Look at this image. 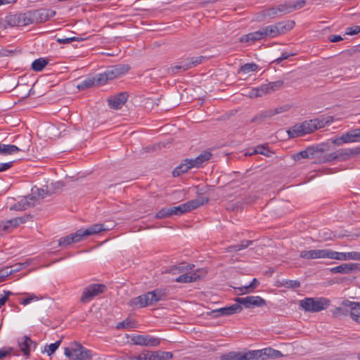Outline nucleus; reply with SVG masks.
I'll use <instances>...</instances> for the list:
<instances>
[{"instance_id": "nucleus-1", "label": "nucleus", "mask_w": 360, "mask_h": 360, "mask_svg": "<svg viewBox=\"0 0 360 360\" xmlns=\"http://www.w3.org/2000/svg\"><path fill=\"white\" fill-rule=\"evenodd\" d=\"M330 304V300L325 297H307L300 301V307L305 311L319 312L326 309Z\"/></svg>"}, {"instance_id": "nucleus-2", "label": "nucleus", "mask_w": 360, "mask_h": 360, "mask_svg": "<svg viewBox=\"0 0 360 360\" xmlns=\"http://www.w3.org/2000/svg\"><path fill=\"white\" fill-rule=\"evenodd\" d=\"M128 65H117L108 68L103 73L97 75V84L103 85L108 80H112L124 75L129 70Z\"/></svg>"}, {"instance_id": "nucleus-3", "label": "nucleus", "mask_w": 360, "mask_h": 360, "mask_svg": "<svg viewBox=\"0 0 360 360\" xmlns=\"http://www.w3.org/2000/svg\"><path fill=\"white\" fill-rule=\"evenodd\" d=\"M295 22L288 21L287 22H279L274 25H267L261 28L264 39L274 38L280 34L285 33L292 29Z\"/></svg>"}, {"instance_id": "nucleus-4", "label": "nucleus", "mask_w": 360, "mask_h": 360, "mask_svg": "<svg viewBox=\"0 0 360 360\" xmlns=\"http://www.w3.org/2000/svg\"><path fill=\"white\" fill-rule=\"evenodd\" d=\"M64 354L74 360H91L92 358L91 351L77 342H72L70 348L65 347Z\"/></svg>"}, {"instance_id": "nucleus-5", "label": "nucleus", "mask_w": 360, "mask_h": 360, "mask_svg": "<svg viewBox=\"0 0 360 360\" xmlns=\"http://www.w3.org/2000/svg\"><path fill=\"white\" fill-rule=\"evenodd\" d=\"M343 307L349 308L352 319L356 323H360V302L344 300L342 303V307L335 309V314L336 315H347L348 311L344 309Z\"/></svg>"}, {"instance_id": "nucleus-6", "label": "nucleus", "mask_w": 360, "mask_h": 360, "mask_svg": "<svg viewBox=\"0 0 360 360\" xmlns=\"http://www.w3.org/2000/svg\"><path fill=\"white\" fill-rule=\"evenodd\" d=\"M251 360H268L269 359H276L284 356L278 350L271 347H266L262 349L250 350Z\"/></svg>"}, {"instance_id": "nucleus-7", "label": "nucleus", "mask_w": 360, "mask_h": 360, "mask_svg": "<svg viewBox=\"0 0 360 360\" xmlns=\"http://www.w3.org/2000/svg\"><path fill=\"white\" fill-rule=\"evenodd\" d=\"M106 230L108 229L105 228L103 224H96L86 229H79L75 233L71 234V236L72 239H74L75 243L84 240L87 236L95 235Z\"/></svg>"}, {"instance_id": "nucleus-8", "label": "nucleus", "mask_w": 360, "mask_h": 360, "mask_svg": "<svg viewBox=\"0 0 360 360\" xmlns=\"http://www.w3.org/2000/svg\"><path fill=\"white\" fill-rule=\"evenodd\" d=\"M105 288V285L103 284H91L84 289L80 301L82 303L89 302L96 296L103 293Z\"/></svg>"}, {"instance_id": "nucleus-9", "label": "nucleus", "mask_w": 360, "mask_h": 360, "mask_svg": "<svg viewBox=\"0 0 360 360\" xmlns=\"http://www.w3.org/2000/svg\"><path fill=\"white\" fill-rule=\"evenodd\" d=\"M32 24L42 23L49 20L56 15V11L51 9L41 8L34 11H29Z\"/></svg>"}, {"instance_id": "nucleus-10", "label": "nucleus", "mask_w": 360, "mask_h": 360, "mask_svg": "<svg viewBox=\"0 0 360 360\" xmlns=\"http://www.w3.org/2000/svg\"><path fill=\"white\" fill-rule=\"evenodd\" d=\"M325 150L326 149L323 146H311L304 150L293 154L292 158L295 161H300L302 159L314 158Z\"/></svg>"}, {"instance_id": "nucleus-11", "label": "nucleus", "mask_w": 360, "mask_h": 360, "mask_svg": "<svg viewBox=\"0 0 360 360\" xmlns=\"http://www.w3.org/2000/svg\"><path fill=\"white\" fill-rule=\"evenodd\" d=\"M131 341L134 345L146 347H156L160 344L159 338L148 335H133L131 338Z\"/></svg>"}, {"instance_id": "nucleus-12", "label": "nucleus", "mask_w": 360, "mask_h": 360, "mask_svg": "<svg viewBox=\"0 0 360 360\" xmlns=\"http://www.w3.org/2000/svg\"><path fill=\"white\" fill-rule=\"evenodd\" d=\"M28 11L25 13H15L7 16L8 24L12 27L14 26H26L32 24Z\"/></svg>"}, {"instance_id": "nucleus-13", "label": "nucleus", "mask_w": 360, "mask_h": 360, "mask_svg": "<svg viewBox=\"0 0 360 360\" xmlns=\"http://www.w3.org/2000/svg\"><path fill=\"white\" fill-rule=\"evenodd\" d=\"M360 141V128L352 129L333 140L335 145L340 146L342 143L359 142Z\"/></svg>"}, {"instance_id": "nucleus-14", "label": "nucleus", "mask_w": 360, "mask_h": 360, "mask_svg": "<svg viewBox=\"0 0 360 360\" xmlns=\"http://www.w3.org/2000/svg\"><path fill=\"white\" fill-rule=\"evenodd\" d=\"M236 304L244 305L245 308L250 309L253 307H263L266 305V300L259 296H248L245 297H237L235 299Z\"/></svg>"}, {"instance_id": "nucleus-15", "label": "nucleus", "mask_w": 360, "mask_h": 360, "mask_svg": "<svg viewBox=\"0 0 360 360\" xmlns=\"http://www.w3.org/2000/svg\"><path fill=\"white\" fill-rule=\"evenodd\" d=\"M242 309V306L238 304H234L229 307H224L212 310L211 311L208 312L207 314L212 316V317L217 318L240 313Z\"/></svg>"}, {"instance_id": "nucleus-16", "label": "nucleus", "mask_w": 360, "mask_h": 360, "mask_svg": "<svg viewBox=\"0 0 360 360\" xmlns=\"http://www.w3.org/2000/svg\"><path fill=\"white\" fill-rule=\"evenodd\" d=\"M286 110L285 107H280L273 110H268L260 112L259 114L252 118L251 122L260 124L266 120L270 119L274 115L279 114Z\"/></svg>"}, {"instance_id": "nucleus-17", "label": "nucleus", "mask_w": 360, "mask_h": 360, "mask_svg": "<svg viewBox=\"0 0 360 360\" xmlns=\"http://www.w3.org/2000/svg\"><path fill=\"white\" fill-rule=\"evenodd\" d=\"M128 96V93L125 91L114 95L108 99V105L115 110L120 109L127 102Z\"/></svg>"}, {"instance_id": "nucleus-18", "label": "nucleus", "mask_w": 360, "mask_h": 360, "mask_svg": "<svg viewBox=\"0 0 360 360\" xmlns=\"http://www.w3.org/2000/svg\"><path fill=\"white\" fill-rule=\"evenodd\" d=\"M36 201V196H27L21 199L19 202L11 206L10 210L17 211L25 210L29 207L34 206Z\"/></svg>"}, {"instance_id": "nucleus-19", "label": "nucleus", "mask_w": 360, "mask_h": 360, "mask_svg": "<svg viewBox=\"0 0 360 360\" xmlns=\"http://www.w3.org/2000/svg\"><path fill=\"white\" fill-rule=\"evenodd\" d=\"M360 270L359 264H342L330 269V271L333 274H350Z\"/></svg>"}, {"instance_id": "nucleus-20", "label": "nucleus", "mask_w": 360, "mask_h": 360, "mask_svg": "<svg viewBox=\"0 0 360 360\" xmlns=\"http://www.w3.org/2000/svg\"><path fill=\"white\" fill-rule=\"evenodd\" d=\"M338 160L345 161L360 153V147L337 150Z\"/></svg>"}, {"instance_id": "nucleus-21", "label": "nucleus", "mask_w": 360, "mask_h": 360, "mask_svg": "<svg viewBox=\"0 0 360 360\" xmlns=\"http://www.w3.org/2000/svg\"><path fill=\"white\" fill-rule=\"evenodd\" d=\"M201 270L198 269L195 272H186L182 275L179 276L175 279V281L177 283H191L193 281H196L199 280L201 277V275L198 273H200ZM202 274L204 271H202Z\"/></svg>"}, {"instance_id": "nucleus-22", "label": "nucleus", "mask_w": 360, "mask_h": 360, "mask_svg": "<svg viewBox=\"0 0 360 360\" xmlns=\"http://www.w3.org/2000/svg\"><path fill=\"white\" fill-rule=\"evenodd\" d=\"M300 257L306 259L326 258V249L302 250L300 252Z\"/></svg>"}, {"instance_id": "nucleus-23", "label": "nucleus", "mask_w": 360, "mask_h": 360, "mask_svg": "<svg viewBox=\"0 0 360 360\" xmlns=\"http://www.w3.org/2000/svg\"><path fill=\"white\" fill-rule=\"evenodd\" d=\"M32 345H36L35 342H33L29 337L23 336L18 340V345L23 354L28 357L30 354V348Z\"/></svg>"}, {"instance_id": "nucleus-24", "label": "nucleus", "mask_w": 360, "mask_h": 360, "mask_svg": "<svg viewBox=\"0 0 360 360\" xmlns=\"http://www.w3.org/2000/svg\"><path fill=\"white\" fill-rule=\"evenodd\" d=\"M192 159H186L184 160L178 167H176L173 171V175L174 176H177L187 172L188 169L195 167L193 162H191Z\"/></svg>"}, {"instance_id": "nucleus-25", "label": "nucleus", "mask_w": 360, "mask_h": 360, "mask_svg": "<svg viewBox=\"0 0 360 360\" xmlns=\"http://www.w3.org/2000/svg\"><path fill=\"white\" fill-rule=\"evenodd\" d=\"M283 85L284 81L277 80L268 84H262V91H264V95H266L281 89Z\"/></svg>"}, {"instance_id": "nucleus-26", "label": "nucleus", "mask_w": 360, "mask_h": 360, "mask_svg": "<svg viewBox=\"0 0 360 360\" xmlns=\"http://www.w3.org/2000/svg\"><path fill=\"white\" fill-rule=\"evenodd\" d=\"M149 298L148 295H147V292L145 294H143L141 295H139L138 297H136L130 300L129 304L131 307H145L146 306L150 305L149 304Z\"/></svg>"}, {"instance_id": "nucleus-27", "label": "nucleus", "mask_w": 360, "mask_h": 360, "mask_svg": "<svg viewBox=\"0 0 360 360\" xmlns=\"http://www.w3.org/2000/svg\"><path fill=\"white\" fill-rule=\"evenodd\" d=\"M208 198L205 197H200L196 199L191 200L184 203L185 207L186 209V212H190L194 209H196L201 205L207 203L208 202Z\"/></svg>"}, {"instance_id": "nucleus-28", "label": "nucleus", "mask_w": 360, "mask_h": 360, "mask_svg": "<svg viewBox=\"0 0 360 360\" xmlns=\"http://www.w3.org/2000/svg\"><path fill=\"white\" fill-rule=\"evenodd\" d=\"M262 39H264V37L260 28L258 31L243 35L240 39V41L242 43H246L250 41L254 42Z\"/></svg>"}, {"instance_id": "nucleus-29", "label": "nucleus", "mask_w": 360, "mask_h": 360, "mask_svg": "<svg viewBox=\"0 0 360 360\" xmlns=\"http://www.w3.org/2000/svg\"><path fill=\"white\" fill-rule=\"evenodd\" d=\"M212 157V153L209 151L202 152L198 157L192 159L191 162L193 163L195 167L199 168L202 165L208 161Z\"/></svg>"}, {"instance_id": "nucleus-30", "label": "nucleus", "mask_w": 360, "mask_h": 360, "mask_svg": "<svg viewBox=\"0 0 360 360\" xmlns=\"http://www.w3.org/2000/svg\"><path fill=\"white\" fill-rule=\"evenodd\" d=\"M97 84V77H86L79 83L77 84V88L79 91H83L91 88L92 86Z\"/></svg>"}, {"instance_id": "nucleus-31", "label": "nucleus", "mask_w": 360, "mask_h": 360, "mask_svg": "<svg viewBox=\"0 0 360 360\" xmlns=\"http://www.w3.org/2000/svg\"><path fill=\"white\" fill-rule=\"evenodd\" d=\"M173 354L169 352H149V360H169L172 359Z\"/></svg>"}, {"instance_id": "nucleus-32", "label": "nucleus", "mask_w": 360, "mask_h": 360, "mask_svg": "<svg viewBox=\"0 0 360 360\" xmlns=\"http://www.w3.org/2000/svg\"><path fill=\"white\" fill-rule=\"evenodd\" d=\"M194 267L193 264L181 263L178 265L173 266L169 271V273L176 274L179 273H186L191 270Z\"/></svg>"}, {"instance_id": "nucleus-33", "label": "nucleus", "mask_w": 360, "mask_h": 360, "mask_svg": "<svg viewBox=\"0 0 360 360\" xmlns=\"http://www.w3.org/2000/svg\"><path fill=\"white\" fill-rule=\"evenodd\" d=\"M259 284V281L257 278H254L252 282L248 285L243 287L236 288L238 292V295L248 294L253 291V289L257 288Z\"/></svg>"}, {"instance_id": "nucleus-34", "label": "nucleus", "mask_w": 360, "mask_h": 360, "mask_svg": "<svg viewBox=\"0 0 360 360\" xmlns=\"http://www.w3.org/2000/svg\"><path fill=\"white\" fill-rule=\"evenodd\" d=\"M164 295V292H162L161 290L158 289L150 292H148L147 295H148L149 298V304L152 305L156 303L157 302L161 300Z\"/></svg>"}, {"instance_id": "nucleus-35", "label": "nucleus", "mask_w": 360, "mask_h": 360, "mask_svg": "<svg viewBox=\"0 0 360 360\" xmlns=\"http://www.w3.org/2000/svg\"><path fill=\"white\" fill-rule=\"evenodd\" d=\"M259 14L263 18H274L279 16L278 11H277V6L264 9Z\"/></svg>"}, {"instance_id": "nucleus-36", "label": "nucleus", "mask_w": 360, "mask_h": 360, "mask_svg": "<svg viewBox=\"0 0 360 360\" xmlns=\"http://www.w3.org/2000/svg\"><path fill=\"white\" fill-rule=\"evenodd\" d=\"M49 63V60L39 58L38 59L34 60L32 63V69L34 71H41L45 66Z\"/></svg>"}, {"instance_id": "nucleus-37", "label": "nucleus", "mask_w": 360, "mask_h": 360, "mask_svg": "<svg viewBox=\"0 0 360 360\" xmlns=\"http://www.w3.org/2000/svg\"><path fill=\"white\" fill-rule=\"evenodd\" d=\"M326 258L338 260H346V252H338L326 249Z\"/></svg>"}, {"instance_id": "nucleus-38", "label": "nucleus", "mask_w": 360, "mask_h": 360, "mask_svg": "<svg viewBox=\"0 0 360 360\" xmlns=\"http://www.w3.org/2000/svg\"><path fill=\"white\" fill-rule=\"evenodd\" d=\"M288 134L290 137H299L304 135L303 134V128L302 124H297L294 125L288 131Z\"/></svg>"}, {"instance_id": "nucleus-39", "label": "nucleus", "mask_w": 360, "mask_h": 360, "mask_svg": "<svg viewBox=\"0 0 360 360\" xmlns=\"http://www.w3.org/2000/svg\"><path fill=\"white\" fill-rule=\"evenodd\" d=\"M271 153V151L269 150V148L264 146H257L252 153H246L245 155H252L253 154H261L264 155V156L269 157L270 154Z\"/></svg>"}, {"instance_id": "nucleus-40", "label": "nucleus", "mask_w": 360, "mask_h": 360, "mask_svg": "<svg viewBox=\"0 0 360 360\" xmlns=\"http://www.w3.org/2000/svg\"><path fill=\"white\" fill-rule=\"evenodd\" d=\"M189 69V66L188 67L186 64V60H184L180 63L179 65L172 66L169 68L168 71L170 74H176L179 72L186 71Z\"/></svg>"}, {"instance_id": "nucleus-41", "label": "nucleus", "mask_w": 360, "mask_h": 360, "mask_svg": "<svg viewBox=\"0 0 360 360\" xmlns=\"http://www.w3.org/2000/svg\"><path fill=\"white\" fill-rule=\"evenodd\" d=\"M290 13L303 8L306 4L305 0H297L295 1H288Z\"/></svg>"}, {"instance_id": "nucleus-42", "label": "nucleus", "mask_w": 360, "mask_h": 360, "mask_svg": "<svg viewBox=\"0 0 360 360\" xmlns=\"http://www.w3.org/2000/svg\"><path fill=\"white\" fill-rule=\"evenodd\" d=\"M314 123H315V122H312L311 120L301 123L303 128V134L304 135L310 134L316 130V125H314Z\"/></svg>"}, {"instance_id": "nucleus-43", "label": "nucleus", "mask_w": 360, "mask_h": 360, "mask_svg": "<svg viewBox=\"0 0 360 360\" xmlns=\"http://www.w3.org/2000/svg\"><path fill=\"white\" fill-rule=\"evenodd\" d=\"M280 285L286 288H298L300 287V283L296 280H283L280 282Z\"/></svg>"}, {"instance_id": "nucleus-44", "label": "nucleus", "mask_w": 360, "mask_h": 360, "mask_svg": "<svg viewBox=\"0 0 360 360\" xmlns=\"http://www.w3.org/2000/svg\"><path fill=\"white\" fill-rule=\"evenodd\" d=\"M28 216L15 217L14 219L7 220L6 224H10L12 229L17 227L20 224H24L28 219Z\"/></svg>"}, {"instance_id": "nucleus-45", "label": "nucleus", "mask_w": 360, "mask_h": 360, "mask_svg": "<svg viewBox=\"0 0 360 360\" xmlns=\"http://www.w3.org/2000/svg\"><path fill=\"white\" fill-rule=\"evenodd\" d=\"M312 120V122H315V123H314V124L316 125V130L318 129L323 128L326 125L332 122L333 117H328L326 119H322V120L315 119V120Z\"/></svg>"}, {"instance_id": "nucleus-46", "label": "nucleus", "mask_w": 360, "mask_h": 360, "mask_svg": "<svg viewBox=\"0 0 360 360\" xmlns=\"http://www.w3.org/2000/svg\"><path fill=\"white\" fill-rule=\"evenodd\" d=\"M171 216L172 215H181L186 212V209L185 207L184 203L181 204L179 206L170 207H169Z\"/></svg>"}, {"instance_id": "nucleus-47", "label": "nucleus", "mask_w": 360, "mask_h": 360, "mask_svg": "<svg viewBox=\"0 0 360 360\" xmlns=\"http://www.w3.org/2000/svg\"><path fill=\"white\" fill-rule=\"evenodd\" d=\"M252 240H243L240 244L229 247V251H239L248 248L252 243Z\"/></svg>"}, {"instance_id": "nucleus-48", "label": "nucleus", "mask_w": 360, "mask_h": 360, "mask_svg": "<svg viewBox=\"0 0 360 360\" xmlns=\"http://www.w3.org/2000/svg\"><path fill=\"white\" fill-rule=\"evenodd\" d=\"M205 57L203 56H197V57H192L191 58L185 59L186 60V64L188 67L189 66V69L196 66L197 65L201 63L202 59H204Z\"/></svg>"}, {"instance_id": "nucleus-49", "label": "nucleus", "mask_w": 360, "mask_h": 360, "mask_svg": "<svg viewBox=\"0 0 360 360\" xmlns=\"http://www.w3.org/2000/svg\"><path fill=\"white\" fill-rule=\"evenodd\" d=\"M20 150H22L15 145H6L3 146V154L4 155H11L15 153Z\"/></svg>"}, {"instance_id": "nucleus-50", "label": "nucleus", "mask_w": 360, "mask_h": 360, "mask_svg": "<svg viewBox=\"0 0 360 360\" xmlns=\"http://www.w3.org/2000/svg\"><path fill=\"white\" fill-rule=\"evenodd\" d=\"M258 68V65L254 63H246L240 67V71L243 73L254 72Z\"/></svg>"}, {"instance_id": "nucleus-51", "label": "nucleus", "mask_w": 360, "mask_h": 360, "mask_svg": "<svg viewBox=\"0 0 360 360\" xmlns=\"http://www.w3.org/2000/svg\"><path fill=\"white\" fill-rule=\"evenodd\" d=\"M235 360H251L250 351L246 352H233Z\"/></svg>"}, {"instance_id": "nucleus-52", "label": "nucleus", "mask_w": 360, "mask_h": 360, "mask_svg": "<svg viewBox=\"0 0 360 360\" xmlns=\"http://www.w3.org/2000/svg\"><path fill=\"white\" fill-rule=\"evenodd\" d=\"M169 211H170L169 207H164L156 213L155 218L163 219V218L169 217L171 216V212Z\"/></svg>"}, {"instance_id": "nucleus-53", "label": "nucleus", "mask_w": 360, "mask_h": 360, "mask_svg": "<svg viewBox=\"0 0 360 360\" xmlns=\"http://www.w3.org/2000/svg\"><path fill=\"white\" fill-rule=\"evenodd\" d=\"M249 95L251 98L262 97L264 96V91H262V85L257 88L252 89L249 93Z\"/></svg>"}, {"instance_id": "nucleus-54", "label": "nucleus", "mask_w": 360, "mask_h": 360, "mask_svg": "<svg viewBox=\"0 0 360 360\" xmlns=\"http://www.w3.org/2000/svg\"><path fill=\"white\" fill-rule=\"evenodd\" d=\"M13 348L11 347H4L0 349V360L10 356L13 352Z\"/></svg>"}, {"instance_id": "nucleus-55", "label": "nucleus", "mask_w": 360, "mask_h": 360, "mask_svg": "<svg viewBox=\"0 0 360 360\" xmlns=\"http://www.w3.org/2000/svg\"><path fill=\"white\" fill-rule=\"evenodd\" d=\"M72 243H74V239H72L71 234L65 237L61 238L58 241L59 246L65 247Z\"/></svg>"}, {"instance_id": "nucleus-56", "label": "nucleus", "mask_w": 360, "mask_h": 360, "mask_svg": "<svg viewBox=\"0 0 360 360\" xmlns=\"http://www.w3.org/2000/svg\"><path fill=\"white\" fill-rule=\"evenodd\" d=\"M82 38L76 37H68V38H58L56 41L61 44H70L75 41H82Z\"/></svg>"}, {"instance_id": "nucleus-57", "label": "nucleus", "mask_w": 360, "mask_h": 360, "mask_svg": "<svg viewBox=\"0 0 360 360\" xmlns=\"http://www.w3.org/2000/svg\"><path fill=\"white\" fill-rule=\"evenodd\" d=\"M277 11H278L279 16L290 13L288 4L287 2L277 5Z\"/></svg>"}, {"instance_id": "nucleus-58", "label": "nucleus", "mask_w": 360, "mask_h": 360, "mask_svg": "<svg viewBox=\"0 0 360 360\" xmlns=\"http://www.w3.org/2000/svg\"><path fill=\"white\" fill-rule=\"evenodd\" d=\"M61 342H62V340H59L56 341V342L52 343L48 346L49 349L47 350V354L49 356H51L56 352V350L60 346Z\"/></svg>"}, {"instance_id": "nucleus-59", "label": "nucleus", "mask_w": 360, "mask_h": 360, "mask_svg": "<svg viewBox=\"0 0 360 360\" xmlns=\"http://www.w3.org/2000/svg\"><path fill=\"white\" fill-rule=\"evenodd\" d=\"M149 352H144L139 355H134L129 357V360H149Z\"/></svg>"}, {"instance_id": "nucleus-60", "label": "nucleus", "mask_w": 360, "mask_h": 360, "mask_svg": "<svg viewBox=\"0 0 360 360\" xmlns=\"http://www.w3.org/2000/svg\"><path fill=\"white\" fill-rule=\"evenodd\" d=\"M12 229L11 224H6V221L0 224V235L10 232Z\"/></svg>"}, {"instance_id": "nucleus-61", "label": "nucleus", "mask_w": 360, "mask_h": 360, "mask_svg": "<svg viewBox=\"0 0 360 360\" xmlns=\"http://www.w3.org/2000/svg\"><path fill=\"white\" fill-rule=\"evenodd\" d=\"M348 259L360 261V252H346V260H348Z\"/></svg>"}, {"instance_id": "nucleus-62", "label": "nucleus", "mask_w": 360, "mask_h": 360, "mask_svg": "<svg viewBox=\"0 0 360 360\" xmlns=\"http://www.w3.org/2000/svg\"><path fill=\"white\" fill-rule=\"evenodd\" d=\"M133 327H134V323H132L128 319H126V320H124V321H123L122 322H120L117 325V329H120V328H133Z\"/></svg>"}, {"instance_id": "nucleus-63", "label": "nucleus", "mask_w": 360, "mask_h": 360, "mask_svg": "<svg viewBox=\"0 0 360 360\" xmlns=\"http://www.w3.org/2000/svg\"><path fill=\"white\" fill-rule=\"evenodd\" d=\"M323 162L338 160L337 152L335 151L329 154H326L323 156Z\"/></svg>"}, {"instance_id": "nucleus-64", "label": "nucleus", "mask_w": 360, "mask_h": 360, "mask_svg": "<svg viewBox=\"0 0 360 360\" xmlns=\"http://www.w3.org/2000/svg\"><path fill=\"white\" fill-rule=\"evenodd\" d=\"M360 32V26L355 25L353 27H347L345 33L348 35H354Z\"/></svg>"}]
</instances>
